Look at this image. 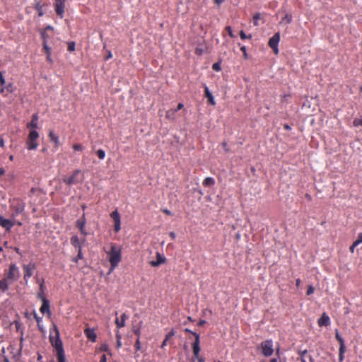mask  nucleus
I'll list each match as a JSON object with an SVG mask.
<instances>
[{
	"label": "nucleus",
	"mask_w": 362,
	"mask_h": 362,
	"mask_svg": "<svg viewBox=\"0 0 362 362\" xmlns=\"http://www.w3.org/2000/svg\"><path fill=\"white\" fill-rule=\"evenodd\" d=\"M192 351L194 358L198 362H205V358L199 356L200 348V337L199 334H194V340L192 344Z\"/></svg>",
	"instance_id": "5"
},
{
	"label": "nucleus",
	"mask_w": 362,
	"mask_h": 362,
	"mask_svg": "<svg viewBox=\"0 0 362 362\" xmlns=\"http://www.w3.org/2000/svg\"><path fill=\"white\" fill-rule=\"evenodd\" d=\"M204 53V49L200 47H197L195 49V54L197 55H202Z\"/></svg>",
	"instance_id": "52"
},
{
	"label": "nucleus",
	"mask_w": 362,
	"mask_h": 362,
	"mask_svg": "<svg viewBox=\"0 0 362 362\" xmlns=\"http://www.w3.org/2000/svg\"><path fill=\"white\" fill-rule=\"evenodd\" d=\"M134 348L136 349V351H139L141 349V342H140V339L137 338L136 341H135V344H134Z\"/></svg>",
	"instance_id": "44"
},
{
	"label": "nucleus",
	"mask_w": 362,
	"mask_h": 362,
	"mask_svg": "<svg viewBox=\"0 0 362 362\" xmlns=\"http://www.w3.org/2000/svg\"><path fill=\"white\" fill-rule=\"evenodd\" d=\"M84 180L83 173L80 170H75L70 176L63 178V182L67 185H73L82 183Z\"/></svg>",
	"instance_id": "3"
},
{
	"label": "nucleus",
	"mask_w": 362,
	"mask_h": 362,
	"mask_svg": "<svg viewBox=\"0 0 362 362\" xmlns=\"http://www.w3.org/2000/svg\"><path fill=\"white\" fill-rule=\"evenodd\" d=\"M262 354L266 356H270L274 353L273 341L272 339H267L261 343Z\"/></svg>",
	"instance_id": "8"
},
{
	"label": "nucleus",
	"mask_w": 362,
	"mask_h": 362,
	"mask_svg": "<svg viewBox=\"0 0 362 362\" xmlns=\"http://www.w3.org/2000/svg\"><path fill=\"white\" fill-rule=\"evenodd\" d=\"M100 351H104V352H107L109 354H111L110 352V349H109V346L107 344H101L100 347Z\"/></svg>",
	"instance_id": "36"
},
{
	"label": "nucleus",
	"mask_w": 362,
	"mask_h": 362,
	"mask_svg": "<svg viewBox=\"0 0 362 362\" xmlns=\"http://www.w3.org/2000/svg\"><path fill=\"white\" fill-rule=\"evenodd\" d=\"M205 323H206V321L204 320H201L198 322V325L201 327V326H203Z\"/></svg>",
	"instance_id": "63"
},
{
	"label": "nucleus",
	"mask_w": 362,
	"mask_h": 362,
	"mask_svg": "<svg viewBox=\"0 0 362 362\" xmlns=\"http://www.w3.org/2000/svg\"><path fill=\"white\" fill-rule=\"evenodd\" d=\"M15 223L16 221H14V219H6L0 216V226L4 228L6 231L9 232Z\"/></svg>",
	"instance_id": "14"
},
{
	"label": "nucleus",
	"mask_w": 362,
	"mask_h": 362,
	"mask_svg": "<svg viewBox=\"0 0 362 362\" xmlns=\"http://www.w3.org/2000/svg\"><path fill=\"white\" fill-rule=\"evenodd\" d=\"M42 6H43L40 3H37L35 6V9L37 11L38 16H42L44 14L42 11Z\"/></svg>",
	"instance_id": "30"
},
{
	"label": "nucleus",
	"mask_w": 362,
	"mask_h": 362,
	"mask_svg": "<svg viewBox=\"0 0 362 362\" xmlns=\"http://www.w3.org/2000/svg\"><path fill=\"white\" fill-rule=\"evenodd\" d=\"M212 69H213V70H214V71H221V63H219V62L214 63V64L212 65Z\"/></svg>",
	"instance_id": "42"
},
{
	"label": "nucleus",
	"mask_w": 362,
	"mask_h": 362,
	"mask_svg": "<svg viewBox=\"0 0 362 362\" xmlns=\"http://www.w3.org/2000/svg\"><path fill=\"white\" fill-rule=\"evenodd\" d=\"M9 206L12 211L11 218L15 219L16 216L24 211L25 203L20 198H13L9 200Z\"/></svg>",
	"instance_id": "2"
},
{
	"label": "nucleus",
	"mask_w": 362,
	"mask_h": 362,
	"mask_svg": "<svg viewBox=\"0 0 362 362\" xmlns=\"http://www.w3.org/2000/svg\"><path fill=\"white\" fill-rule=\"evenodd\" d=\"M42 304L41 308H40V311L42 314H47V315L49 317L51 315V311H50V306H49V301L47 299H42Z\"/></svg>",
	"instance_id": "18"
},
{
	"label": "nucleus",
	"mask_w": 362,
	"mask_h": 362,
	"mask_svg": "<svg viewBox=\"0 0 362 362\" xmlns=\"http://www.w3.org/2000/svg\"><path fill=\"white\" fill-rule=\"evenodd\" d=\"M202 184L204 187L213 186L215 184V180L213 177H208L204 180Z\"/></svg>",
	"instance_id": "27"
},
{
	"label": "nucleus",
	"mask_w": 362,
	"mask_h": 362,
	"mask_svg": "<svg viewBox=\"0 0 362 362\" xmlns=\"http://www.w3.org/2000/svg\"><path fill=\"white\" fill-rule=\"evenodd\" d=\"M240 50L243 52V56H244V58L245 59H247V49H246V47L245 46H242L240 47Z\"/></svg>",
	"instance_id": "51"
},
{
	"label": "nucleus",
	"mask_w": 362,
	"mask_h": 362,
	"mask_svg": "<svg viewBox=\"0 0 362 362\" xmlns=\"http://www.w3.org/2000/svg\"><path fill=\"white\" fill-rule=\"evenodd\" d=\"M57 362H67L65 358L64 351H57L56 353Z\"/></svg>",
	"instance_id": "26"
},
{
	"label": "nucleus",
	"mask_w": 362,
	"mask_h": 362,
	"mask_svg": "<svg viewBox=\"0 0 362 362\" xmlns=\"http://www.w3.org/2000/svg\"><path fill=\"white\" fill-rule=\"evenodd\" d=\"M77 252H78L77 256L73 259V261L76 263H77L79 259H82L83 258V256L82 254V249L81 248L78 249Z\"/></svg>",
	"instance_id": "32"
},
{
	"label": "nucleus",
	"mask_w": 362,
	"mask_h": 362,
	"mask_svg": "<svg viewBox=\"0 0 362 362\" xmlns=\"http://www.w3.org/2000/svg\"><path fill=\"white\" fill-rule=\"evenodd\" d=\"M226 30L228 32V35H229V36L230 37H234V35L233 34V30H232V28H231L230 26H226Z\"/></svg>",
	"instance_id": "49"
},
{
	"label": "nucleus",
	"mask_w": 362,
	"mask_h": 362,
	"mask_svg": "<svg viewBox=\"0 0 362 362\" xmlns=\"http://www.w3.org/2000/svg\"><path fill=\"white\" fill-rule=\"evenodd\" d=\"M5 88L6 89V92L10 93H12L15 90V87H14L13 83H9L8 84H7L5 86Z\"/></svg>",
	"instance_id": "34"
},
{
	"label": "nucleus",
	"mask_w": 362,
	"mask_h": 362,
	"mask_svg": "<svg viewBox=\"0 0 362 362\" xmlns=\"http://www.w3.org/2000/svg\"><path fill=\"white\" fill-rule=\"evenodd\" d=\"M96 154H97L98 157L100 159H101V160L104 159V158H105V151H104V150H103V149H98V150L96 151Z\"/></svg>",
	"instance_id": "35"
},
{
	"label": "nucleus",
	"mask_w": 362,
	"mask_h": 362,
	"mask_svg": "<svg viewBox=\"0 0 362 362\" xmlns=\"http://www.w3.org/2000/svg\"><path fill=\"white\" fill-rule=\"evenodd\" d=\"M300 283H301V281H300V279H297L296 280V286H297V287H299V286H300Z\"/></svg>",
	"instance_id": "64"
},
{
	"label": "nucleus",
	"mask_w": 362,
	"mask_h": 362,
	"mask_svg": "<svg viewBox=\"0 0 362 362\" xmlns=\"http://www.w3.org/2000/svg\"><path fill=\"white\" fill-rule=\"evenodd\" d=\"M50 141L54 144V147L58 148L59 146V136L55 135L53 131H50L48 135Z\"/></svg>",
	"instance_id": "22"
},
{
	"label": "nucleus",
	"mask_w": 362,
	"mask_h": 362,
	"mask_svg": "<svg viewBox=\"0 0 362 362\" xmlns=\"http://www.w3.org/2000/svg\"><path fill=\"white\" fill-rule=\"evenodd\" d=\"M282 21H286L287 23H290L292 21V16L287 13L282 19Z\"/></svg>",
	"instance_id": "43"
},
{
	"label": "nucleus",
	"mask_w": 362,
	"mask_h": 362,
	"mask_svg": "<svg viewBox=\"0 0 362 362\" xmlns=\"http://www.w3.org/2000/svg\"><path fill=\"white\" fill-rule=\"evenodd\" d=\"M315 288L313 286H309L306 292L308 296H310L314 293Z\"/></svg>",
	"instance_id": "48"
},
{
	"label": "nucleus",
	"mask_w": 362,
	"mask_h": 362,
	"mask_svg": "<svg viewBox=\"0 0 362 362\" xmlns=\"http://www.w3.org/2000/svg\"><path fill=\"white\" fill-rule=\"evenodd\" d=\"M66 1V0H55L54 4L55 12L60 18L64 17Z\"/></svg>",
	"instance_id": "9"
},
{
	"label": "nucleus",
	"mask_w": 362,
	"mask_h": 362,
	"mask_svg": "<svg viewBox=\"0 0 362 362\" xmlns=\"http://www.w3.org/2000/svg\"><path fill=\"white\" fill-rule=\"evenodd\" d=\"M358 246V245H355V242L353 243V244L350 246L349 250L351 253L354 252L355 247Z\"/></svg>",
	"instance_id": "54"
},
{
	"label": "nucleus",
	"mask_w": 362,
	"mask_h": 362,
	"mask_svg": "<svg viewBox=\"0 0 362 362\" xmlns=\"http://www.w3.org/2000/svg\"><path fill=\"white\" fill-rule=\"evenodd\" d=\"M45 280L42 279V282L40 284L39 292L37 293V298H40L41 300L42 299H47L45 296Z\"/></svg>",
	"instance_id": "23"
},
{
	"label": "nucleus",
	"mask_w": 362,
	"mask_h": 362,
	"mask_svg": "<svg viewBox=\"0 0 362 362\" xmlns=\"http://www.w3.org/2000/svg\"><path fill=\"white\" fill-rule=\"evenodd\" d=\"M308 351L303 350V351H298V355L300 357V358H303L305 357V355L307 354Z\"/></svg>",
	"instance_id": "46"
},
{
	"label": "nucleus",
	"mask_w": 362,
	"mask_h": 362,
	"mask_svg": "<svg viewBox=\"0 0 362 362\" xmlns=\"http://www.w3.org/2000/svg\"><path fill=\"white\" fill-rule=\"evenodd\" d=\"M185 332L186 333H190L191 334H192L194 337V334H197V332H192V330H190L188 328H185Z\"/></svg>",
	"instance_id": "55"
},
{
	"label": "nucleus",
	"mask_w": 362,
	"mask_h": 362,
	"mask_svg": "<svg viewBox=\"0 0 362 362\" xmlns=\"http://www.w3.org/2000/svg\"><path fill=\"white\" fill-rule=\"evenodd\" d=\"M175 334V332L174 329H171L165 337V341H168L170 339H171L174 335Z\"/></svg>",
	"instance_id": "38"
},
{
	"label": "nucleus",
	"mask_w": 362,
	"mask_h": 362,
	"mask_svg": "<svg viewBox=\"0 0 362 362\" xmlns=\"http://www.w3.org/2000/svg\"><path fill=\"white\" fill-rule=\"evenodd\" d=\"M6 173V170L4 169V168L1 167L0 168V177L4 175Z\"/></svg>",
	"instance_id": "60"
},
{
	"label": "nucleus",
	"mask_w": 362,
	"mask_h": 362,
	"mask_svg": "<svg viewBox=\"0 0 362 362\" xmlns=\"http://www.w3.org/2000/svg\"><path fill=\"white\" fill-rule=\"evenodd\" d=\"M75 42H69L68 43L67 49L69 52H74L75 50Z\"/></svg>",
	"instance_id": "40"
},
{
	"label": "nucleus",
	"mask_w": 362,
	"mask_h": 362,
	"mask_svg": "<svg viewBox=\"0 0 362 362\" xmlns=\"http://www.w3.org/2000/svg\"><path fill=\"white\" fill-rule=\"evenodd\" d=\"M86 223V214H85V213H83L82 214L81 217L76 221V226L79 229L80 233L84 236H86L88 235V233L85 229Z\"/></svg>",
	"instance_id": "12"
},
{
	"label": "nucleus",
	"mask_w": 362,
	"mask_h": 362,
	"mask_svg": "<svg viewBox=\"0 0 362 362\" xmlns=\"http://www.w3.org/2000/svg\"><path fill=\"white\" fill-rule=\"evenodd\" d=\"M73 148L75 151H83V147L82 146L81 144H74L73 145Z\"/></svg>",
	"instance_id": "45"
},
{
	"label": "nucleus",
	"mask_w": 362,
	"mask_h": 362,
	"mask_svg": "<svg viewBox=\"0 0 362 362\" xmlns=\"http://www.w3.org/2000/svg\"><path fill=\"white\" fill-rule=\"evenodd\" d=\"M335 338L339 343V347L345 346L344 341L343 338L341 337V335L339 334V333L338 332L337 329L336 330Z\"/></svg>",
	"instance_id": "29"
},
{
	"label": "nucleus",
	"mask_w": 362,
	"mask_h": 362,
	"mask_svg": "<svg viewBox=\"0 0 362 362\" xmlns=\"http://www.w3.org/2000/svg\"><path fill=\"white\" fill-rule=\"evenodd\" d=\"M49 341L52 346L54 348L56 353L57 351H64L62 341L59 337V332L57 328L55 329V336L50 335Z\"/></svg>",
	"instance_id": "6"
},
{
	"label": "nucleus",
	"mask_w": 362,
	"mask_h": 362,
	"mask_svg": "<svg viewBox=\"0 0 362 362\" xmlns=\"http://www.w3.org/2000/svg\"><path fill=\"white\" fill-rule=\"evenodd\" d=\"M162 211L166 215L171 216V211L167 209H162Z\"/></svg>",
	"instance_id": "56"
},
{
	"label": "nucleus",
	"mask_w": 362,
	"mask_h": 362,
	"mask_svg": "<svg viewBox=\"0 0 362 362\" xmlns=\"http://www.w3.org/2000/svg\"><path fill=\"white\" fill-rule=\"evenodd\" d=\"M5 83H6V81L3 76V74H2V72H0V84L1 86H4V85H5Z\"/></svg>",
	"instance_id": "53"
},
{
	"label": "nucleus",
	"mask_w": 362,
	"mask_h": 362,
	"mask_svg": "<svg viewBox=\"0 0 362 362\" xmlns=\"http://www.w3.org/2000/svg\"><path fill=\"white\" fill-rule=\"evenodd\" d=\"M38 119H39L38 115L33 114L32 115L31 121L27 124L26 127L28 129H29L30 130H31V129L36 130V129L38 127Z\"/></svg>",
	"instance_id": "16"
},
{
	"label": "nucleus",
	"mask_w": 362,
	"mask_h": 362,
	"mask_svg": "<svg viewBox=\"0 0 362 362\" xmlns=\"http://www.w3.org/2000/svg\"><path fill=\"white\" fill-rule=\"evenodd\" d=\"M24 271V279L27 281L33 274L34 270L36 269L35 263H29L23 266Z\"/></svg>",
	"instance_id": "11"
},
{
	"label": "nucleus",
	"mask_w": 362,
	"mask_h": 362,
	"mask_svg": "<svg viewBox=\"0 0 362 362\" xmlns=\"http://www.w3.org/2000/svg\"><path fill=\"white\" fill-rule=\"evenodd\" d=\"M100 362H107V358H106V356L105 355H103L102 356Z\"/></svg>",
	"instance_id": "62"
},
{
	"label": "nucleus",
	"mask_w": 362,
	"mask_h": 362,
	"mask_svg": "<svg viewBox=\"0 0 362 362\" xmlns=\"http://www.w3.org/2000/svg\"><path fill=\"white\" fill-rule=\"evenodd\" d=\"M184 107V105L182 103H178L177 106V108L173 110V109H171L168 111H167L166 112V117H170V114L172 113V115H175L176 112H177L178 110H180L181 109H182Z\"/></svg>",
	"instance_id": "28"
},
{
	"label": "nucleus",
	"mask_w": 362,
	"mask_h": 362,
	"mask_svg": "<svg viewBox=\"0 0 362 362\" xmlns=\"http://www.w3.org/2000/svg\"><path fill=\"white\" fill-rule=\"evenodd\" d=\"M40 136L39 133L35 130L31 129L28 134L25 144L28 150H35L38 146L37 139Z\"/></svg>",
	"instance_id": "4"
},
{
	"label": "nucleus",
	"mask_w": 362,
	"mask_h": 362,
	"mask_svg": "<svg viewBox=\"0 0 362 362\" xmlns=\"http://www.w3.org/2000/svg\"><path fill=\"white\" fill-rule=\"evenodd\" d=\"M261 18V14L259 13H257L253 16V23L254 25L257 26L258 25V20H259Z\"/></svg>",
	"instance_id": "37"
},
{
	"label": "nucleus",
	"mask_w": 362,
	"mask_h": 362,
	"mask_svg": "<svg viewBox=\"0 0 362 362\" xmlns=\"http://www.w3.org/2000/svg\"><path fill=\"white\" fill-rule=\"evenodd\" d=\"M133 332L137 336V338L140 339V335H141L140 328L139 327L134 328L133 329Z\"/></svg>",
	"instance_id": "50"
},
{
	"label": "nucleus",
	"mask_w": 362,
	"mask_h": 362,
	"mask_svg": "<svg viewBox=\"0 0 362 362\" xmlns=\"http://www.w3.org/2000/svg\"><path fill=\"white\" fill-rule=\"evenodd\" d=\"M127 318H128V316L125 313H123L121 315L120 319L117 317L116 320H115V324H116L117 327L118 329L124 327L125 326V321Z\"/></svg>",
	"instance_id": "21"
},
{
	"label": "nucleus",
	"mask_w": 362,
	"mask_h": 362,
	"mask_svg": "<svg viewBox=\"0 0 362 362\" xmlns=\"http://www.w3.org/2000/svg\"><path fill=\"white\" fill-rule=\"evenodd\" d=\"M43 49H45L47 55H49V56L51 55V48L49 47H48L47 40H44V42H43Z\"/></svg>",
	"instance_id": "33"
},
{
	"label": "nucleus",
	"mask_w": 362,
	"mask_h": 362,
	"mask_svg": "<svg viewBox=\"0 0 362 362\" xmlns=\"http://www.w3.org/2000/svg\"><path fill=\"white\" fill-rule=\"evenodd\" d=\"M84 334L89 341L92 342L96 341L97 334L95 333V329L93 328L86 327L84 329Z\"/></svg>",
	"instance_id": "15"
},
{
	"label": "nucleus",
	"mask_w": 362,
	"mask_h": 362,
	"mask_svg": "<svg viewBox=\"0 0 362 362\" xmlns=\"http://www.w3.org/2000/svg\"><path fill=\"white\" fill-rule=\"evenodd\" d=\"M354 242H355V245H358L360 243H362V233L358 234L357 239Z\"/></svg>",
	"instance_id": "47"
},
{
	"label": "nucleus",
	"mask_w": 362,
	"mask_h": 362,
	"mask_svg": "<svg viewBox=\"0 0 362 362\" xmlns=\"http://www.w3.org/2000/svg\"><path fill=\"white\" fill-rule=\"evenodd\" d=\"M221 145L226 152L228 151V148L226 142H223Z\"/></svg>",
	"instance_id": "59"
},
{
	"label": "nucleus",
	"mask_w": 362,
	"mask_h": 362,
	"mask_svg": "<svg viewBox=\"0 0 362 362\" xmlns=\"http://www.w3.org/2000/svg\"><path fill=\"white\" fill-rule=\"evenodd\" d=\"M110 217L113 219L115 225L114 230L115 232H119L121 229V220L119 212L115 210L110 214Z\"/></svg>",
	"instance_id": "13"
},
{
	"label": "nucleus",
	"mask_w": 362,
	"mask_h": 362,
	"mask_svg": "<svg viewBox=\"0 0 362 362\" xmlns=\"http://www.w3.org/2000/svg\"><path fill=\"white\" fill-rule=\"evenodd\" d=\"M353 124L355 127H362V118H356L353 122Z\"/></svg>",
	"instance_id": "39"
},
{
	"label": "nucleus",
	"mask_w": 362,
	"mask_h": 362,
	"mask_svg": "<svg viewBox=\"0 0 362 362\" xmlns=\"http://www.w3.org/2000/svg\"><path fill=\"white\" fill-rule=\"evenodd\" d=\"M71 244L76 249L81 248L80 240L77 235L71 238Z\"/></svg>",
	"instance_id": "24"
},
{
	"label": "nucleus",
	"mask_w": 362,
	"mask_h": 362,
	"mask_svg": "<svg viewBox=\"0 0 362 362\" xmlns=\"http://www.w3.org/2000/svg\"><path fill=\"white\" fill-rule=\"evenodd\" d=\"M317 325L319 327L329 326L330 325L329 317L325 313H323L321 317L317 320Z\"/></svg>",
	"instance_id": "17"
},
{
	"label": "nucleus",
	"mask_w": 362,
	"mask_h": 362,
	"mask_svg": "<svg viewBox=\"0 0 362 362\" xmlns=\"http://www.w3.org/2000/svg\"><path fill=\"white\" fill-rule=\"evenodd\" d=\"M169 235H170V237L171 238L172 240H174L176 238V235H175V233L174 232H170L169 233Z\"/></svg>",
	"instance_id": "58"
},
{
	"label": "nucleus",
	"mask_w": 362,
	"mask_h": 362,
	"mask_svg": "<svg viewBox=\"0 0 362 362\" xmlns=\"http://www.w3.org/2000/svg\"><path fill=\"white\" fill-rule=\"evenodd\" d=\"M112 57V54L110 51H108L107 55L105 57V60H108Z\"/></svg>",
	"instance_id": "57"
},
{
	"label": "nucleus",
	"mask_w": 362,
	"mask_h": 362,
	"mask_svg": "<svg viewBox=\"0 0 362 362\" xmlns=\"http://www.w3.org/2000/svg\"><path fill=\"white\" fill-rule=\"evenodd\" d=\"M204 95L207 98V102L209 104L211 105H216L214 96L206 86H204Z\"/></svg>",
	"instance_id": "20"
},
{
	"label": "nucleus",
	"mask_w": 362,
	"mask_h": 362,
	"mask_svg": "<svg viewBox=\"0 0 362 362\" xmlns=\"http://www.w3.org/2000/svg\"><path fill=\"white\" fill-rule=\"evenodd\" d=\"M280 41L279 33H276L269 40L268 45L272 49L275 54H278V45Z\"/></svg>",
	"instance_id": "10"
},
{
	"label": "nucleus",
	"mask_w": 362,
	"mask_h": 362,
	"mask_svg": "<svg viewBox=\"0 0 362 362\" xmlns=\"http://www.w3.org/2000/svg\"><path fill=\"white\" fill-rule=\"evenodd\" d=\"M9 288L8 281L6 279L0 280V291L6 292Z\"/></svg>",
	"instance_id": "25"
},
{
	"label": "nucleus",
	"mask_w": 362,
	"mask_h": 362,
	"mask_svg": "<svg viewBox=\"0 0 362 362\" xmlns=\"http://www.w3.org/2000/svg\"><path fill=\"white\" fill-rule=\"evenodd\" d=\"M121 346H122L121 340H117V344H116L117 349H119Z\"/></svg>",
	"instance_id": "61"
},
{
	"label": "nucleus",
	"mask_w": 362,
	"mask_h": 362,
	"mask_svg": "<svg viewBox=\"0 0 362 362\" xmlns=\"http://www.w3.org/2000/svg\"><path fill=\"white\" fill-rule=\"evenodd\" d=\"M166 261L165 257H164L160 252L156 253V261H151L150 264L152 267H158L161 264L165 263Z\"/></svg>",
	"instance_id": "19"
},
{
	"label": "nucleus",
	"mask_w": 362,
	"mask_h": 362,
	"mask_svg": "<svg viewBox=\"0 0 362 362\" xmlns=\"http://www.w3.org/2000/svg\"><path fill=\"white\" fill-rule=\"evenodd\" d=\"M108 260L110 264V273L112 272L122 260V248L115 243L110 244V250H106Z\"/></svg>",
	"instance_id": "1"
},
{
	"label": "nucleus",
	"mask_w": 362,
	"mask_h": 362,
	"mask_svg": "<svg viewBox=\"0 0 362 362\" xmlns=\"http://www.w3.org/2000/svg\"><path fill=\"white\" fill-rule=\"evenodd\" d=\"M20 277V272L15 264H11L8 271L6 273L5 279L8 281H16Z\"/></svg>",
	"instance_id": "7"
},
{
	"label": "nucleus",
	"mask_w": 362,
	"mask_h": 362,
	"mask_svg": "<svg viewBox=\"0 0 362 362\" xmlns=\"http://www.w3.org/2000/svg\"><path fill=\"white\" fill-rule=\"evenodd\" d=\"M344 352H345V346L339 347V362L343 361Z\"/></svg>",
	"instance_id": "31"
},
{
	"label": "nucleus",
	"mask_w": 362,
	"mask_h": 362,
	"mask_svg": "<svg viewBox=\"0 0 362 362\" xmlns=\"http://www.w3.org/2000/svg\"><path fill=\"white\" fill-rule=\"evenodd\" d=\"M240 37L242 40H245V39H250L252 38V35H247L245 32L243 30H241L240 32Z\"/></svg>",
	"instance_id": "41"
}]
</instances>
